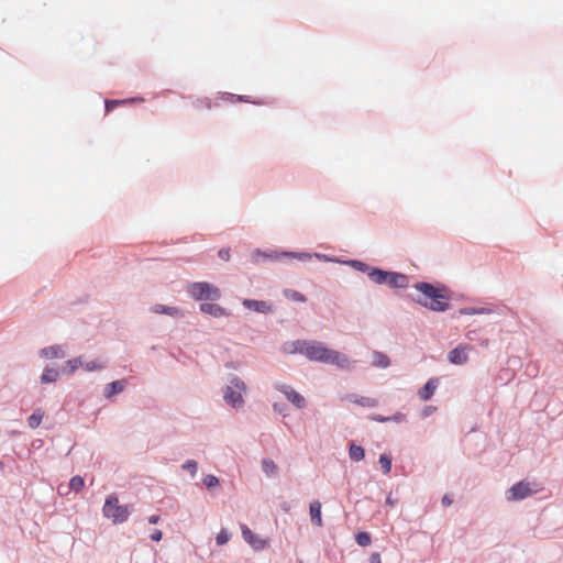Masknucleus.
<instances>
[{"mask_svg": "<svg viewBox=\"0 0 563 563\" xmlns=\"http://www.w3.org/2000/svg\"><path fill=\"white\" fill-rule=\"evenodd\" d=\"M415 288L420 292L416 298L419 305L432 311L449 309L450 292L445 287H434L429 283H417Z\"/></svg>", "mask_w": 563, "mask_h": 563, "instance_id": "f257e3e1", "label": "nucleus"}, {"mask_svg": "<svg viewBox=\"0 0 563 563\" xmlns=\"http://www.w3.org/2000/svg\"><path fill=\"white\" fill-rule=\"evenodd\" d=\"M305 356L312 362L333 364L340 368H349L351 364L346 355L327 347L319 341H307Z\"/></svg>", "mask_w": 563, "mask_h": 563, "instance_id": "f03ea898", "label": "nucleus"}, {"mask_svg": "<svg viewBox=\"0 0 563 563\" xmlns=\"http://www.w3.org/2000/svg\"><path fill=\"white\" fill-rule=\"evenodd\" d=\"M102 512L112 523L120 525L129 519L131 508L128 505H121L115 494H110L104 500Z\"/></svg>", "mask_w": 563, "mask_h": 563, "instance_id": "7ed1b4c3", "label": "nucleus"}, {"mask_svg": "<svg viewBox=\"0 0 563 563\" xmlns=\"http://www.w3.org/2000/svg\"><path fill=\"white\" fill-rule=\"evenodd\" d=\"M188 292L195 300H216L221 296L219 288L206 282L190 284Z\"/></svg>", "mask_w": 563, "mask_h": 563, "instance_id": "20e7f679", "label": "nucleus"}, {"mask_svg": "<svg viewBox=\"0 0 563 563\" xmlns=\"http://www.w3.org/2000/svg\"><path fill=\"white\" fill-rule=\"evenodd\" d=\"M245 391V384L239 377L232 378L230 385L223 391L225 401L232 407H241L244 402L242 393Z\"/></svg>", "mask_w": 563, "mask_h": 563, "instance_id": "39448f33", "label": "nucleus"}, {"mask_svg": "<svg viewBox=\"0 0 563 563\" xmlns=\"http://www.w3.org/2000/svg\"><path fill=\"white\" fill-rule=\"evenodd\" d=\"M534 490L531 488V484L525 481H521L517 484H515L509 490H508V500H520L523 499L530 495H532Z\"/></svg>", "mask_w": 563, "mask_h": 563, "instance_id": "423d86ee", "label": "nucleus"}, {"mask_svg": "<svg viewBox=\"0 0 563 563\" xmlns=\"http://www.w3.org/2000/svg\"><path fill=\"white\" fill-rule=\"evenodd\" d=\"M243 539L256 551L263 550L267 542L256 536L246 525H241Z\"/></svg>", "mask_w": 563, "mask_h": 563, "instance_id": "0eeeda50", "label": "nucleus"}, {"mask_svg": "<svg viewBox=\"0 0 563 563\" xmlns=\"http://www.w3.org/2000/svg\"><path fill=\"white\" fill-rule=\"evenodd\" d=\"M278 390H280L286 398L297 408H302L306 405V400L303 396H301L298 391H296L294 388L287 385H282L278 387Z\"/></svg>", "mask_w": 563, "mask_h": 563, "instance_id": "6e6552de", "label": "nucleus"}, {"mask_svg": "<svg viewBox=\"0 0 563 563\" xmlns=\"http://www.w3.org/2000/svg\"><path fill=\"white\" fill-rule=\"evenodd\" d=\"M470 350L468 345H460L452 351H450L448 358L452 364L462 365L465 364L468 360L467 351Z\"/></svg>", "mask_w": 563, "mask_h": 563, "instance_id": "1a4fd4ad", "label": "nucleus"}, {"mask_svg": "<svg viewBox=\"0 0 563 563\" xmlns=\"http://www.w3.org/2000/svg\"><path fill=\"white\" fill-rule=\"evenodd\" d=\"M393 288H406L408 287V277L400 273L388 272L387 283Z\"/></svg>", "mask_w": 563, "mask_h": 563, "instance_id": "9d476101", "label": "nucleus"}, {"mask_svg": "<svg viewBox=\"0 0 563 563\" xmlns=\"http://www.w3.org/2000/svg\"><path fill=\"white\" fill-rule=\"evenodd\" d=\"M242 303L246 309L261 313H268L272 310L271 305L263 300L244 299Z\"/></svg>", "mask_w": 563, "mask_h": 563, "instance_id": "9b49d317", "label": "nucleus"}, {"mask_svg": "<svg viewBox=\"0 0 563 563\" xmlns=\"http://www.w3.org/2000/svg\"><path fill=\"white\" fill-rule=\"evenodd\" d=\"M437 388L438 379L431 378L424 384L422 388L419 389L418 396L421 400L427 401L433 396Z\"/></svg>", "mask_w": 563, "mask_h": 563, "instance_id": "f8f14e48", "label": "nucleus"}, {"mask_svg": "<svg viewBox=\"0 0 563 563\" xmlns=\"http://www.w3.org/2000/svg\"><path fill=\"white\" fill-rule=\"evenodd\" d=\"M307 346V341L296 340L284 343L283 351L287 354H296L300 353L305 355V347Z\"/></svg>", "mask_w": 563, "mask_h": 563, "instance_id": "ddd939ff", "label": "nucleus"}, {"mask_svg": "<svg viewBox=\"0 0 563 563\" xmlns=\"http://www.w3.org/2000/svg\"><path fill=\"white\" fill-rule=\"evenodd\" d=\"M200 310L202 312L210 314L212 317H216V318H221V317L228 316L227 310L217 303H208V302L201 303Z\"/></svg>", "mask_w": 563, "mask_h": 563, "instance_id": "4468645a", "label": "nucleus"}, {"mask_svg": "<svg viewBox=\"0 0 563 563\" xmlns=\"http://www.w3.org/2000/svg\"><path fill=\"white\" fill-rule=\"evenodd\" d=\"M346 399L353 404H356L362 407H376L378 405V400L373 397L357 396V395H349Z\"/></svg>", "mask_w": 563, "mask_h": 563, "instance_id": "2eb2a0df", "label": "nucleus"}, {"mask_svg": "<svg viewBox=\"0 0 563 563\" xmlns=\"http://www.w3.org/2000/svg\"><path fill=\"white\" fill-rule=\"evenodd\" d=\"M309 514H310L312 523L318 527H322L323 522H322V517H321V503L320 501L314 500V501L310 503Z\"/></svg>", "mask_w": 563, "mask_h": 563, "instance_id": "dca6fc26", "label": "nucleus"}, {"mask_svg": "<svg viewBox=\"0 0 563 563\" xmlns=\"http://www.w3.org/2000/svg\"><path fill=\"white\" fill-rule=\"evenodd\" d=\"M125 388V380H115V382H112L110 384H108L106 387H104V391H103V395L106 398H111L112 396H114L115 394H119L121 391H123Z\"/></svg>", "mask_w": 563, "mask_h": 563, "instance_id": "f3484780", "label": "nucleus"}, {"mask_svg": "<svg viewBox=\"0 0 563 563\" xmlns=\"http://www.w3.org/2000/svg\"><path fill=\"white\" fill-rule=\"evenodd\" d=\"M41 355L45 358H58V357H64L65 352L62 349V346L53 345V346L43 349L41 351Z\"/></svg>", "mask_w": 563, "mask_h": 563, "instance_id": "a211bd4d", "label": "nucleus"}, {"mask_svg": "<svg viewBox=\"0 0 563 563\" xmlns=\"http://www.w3.org/2000/svg\"><path fill=\"white\" fill-rule=\"evenodd\" d=\"M387 276L388 272L378 268H374L368 273V277L371 278V280L378 285L386 284Z\"/></svg>", "mask_w": 563, "mask_h": 563, "instance_id": "6ab92c4d", "label": "nucleus"}, {"mask_svg": "<svg viewBox=\"0 0 563 563\" xmlns=\"http://www.w3.org/2000/svg\"><path fill=\"white\" fill-rule=\"evenodd\" d=\"M84 365L81 357H75L65 363L62 371L64 374L71 375L75 373L79 366Z\"/></svg>", "mask_w": 563, "mask_h": 563, "instance_id": "aec40b11", "label": "nucleus"}, {"mask_svg": "<svg viewBox=\"0 0 563 563\" xmlns=\"http://www.w3.org/2000/svg\"><path fill=\"white\" fill-rule=\"evenodd\" d=\"M373 365L382 368H386L390 365V361L387 355L382 352L373 353Z\"/></svg>", "mask_w": 563, "mask_h": 563, "instance_id": "412c9836", "label": "nucleus"}, {"mask_svg": "<svg viewBox=\"0 0 563 563\" xmlns=\"http://www.w3.org/2000/svg\"><path fill=\"white\" fill-rule=\"evenodd\" d=\"M58 376H59V372L57 369L52 368V367H46L42 373L41 380L44 384L53 383V382L57 380Z\"/></svg>", "mask_w": 563, "mask_h": 563, "instance_id": "4be33fe9", "label": "nucleus"}, {"mask_svg": "<svg viewBox=\"0 0 563 563\" xmlns=\"http://www.w3.org/2000/svg\"><path fill=\"white\" fill-rule=\"evenodd\" d=\"M262 468L267 476H275L278 471L276 463L272 459H264L262 461Z\"/></svg>", "mask_w": 563, "mask_h": 563, "instance_id": "5701e85b", "label": "nucleus"}, {"mask_svg": "<svg viewBox=\"0 0 563 563\" xmlns=\"http://www.w3.org/2000/svg\"><path fill=\"white\" fill-rule=\"evenodd\" d=\"M152 312L154 313H165L168 316H178L179 310L175 307H167L164 305H155L152 307Z\"/></svg>", "mask_w": 563, "mask_h": 563, "instance_id": "b1692460", "label": "nucleus"}, {"mask_svg": "<svg viewBox=\"0 0 563 563\" xmlns=\"http://www.w3.org/2000/svg\"><path fill=\"white\" fill-rule=\"evenodd\" d=\"M349 454H350V457L353 460V461H362L365 456V451L362 446L360 445H356V444H352L350 446V450H349Z\"/></svg>", "mask_w": 563, "mask_h": 563, "instance_id": "393cba45", "label": "nucleus"}, {"mask_svg": "<svg viewBox=\"0 0 563 563\" xmlns=\"http://www.w3.org/2000/svg\"><path fill=\"white\" fill-rule=\"evenodd\" d=\"M84 485H85L84 478L78 475L74 476L69 482V487L75 492L81 490L84 488Z\"/></svg>", "mask_w": 563, "mask_h": 563, "instance_id": "a878e982", "label": "nucleus"}, {"mask_svg": "<svg viewBox=\"0 0 563 563\" xmlns=\"http://www.w3.org/2000/svg\"><path fill=\"white\" fill-rule=\"evenodd\" d=\"M355 540L361 547H367L372 542L371 536L367 532H358L355 537Z\"/></svg>", "mask_w": 563, "mask_h": 563, "instance_id": "bb28decb", "label": "nucleus"}, {"mask_svg": "<svg viewBox=\"0 0 563 563\" xmlns=\"http://www.w3.org/2000/svg\"><path fill=\"white\" fill-rule=\"evenodd\" d=\"M285 296L292 300V301H298V302H305L306 301V297L300 294L299 291H296V290H285Z\"/></svg>", "mask_w": 563, "mask_h": 563, "instance_id": "cd10ccee", "label": "nucleus"}, {"mask_svg": "<svg viewBox=\"0 0 563 563\" xmlns=\"http://www.w3.org/2000/svg\"><path fill=\"white\" fill-rule=\"evenodd\" d=\"M43 413L41 411H36L33 415L29 417V426L31 428H37L40 423L42 422Z\"/></svg>", "mask_w": 563, "mask_h": 563, "instance_id": "c85d7f7f", "label": "nucleus"}, {"mask_svg": "<svg viewBox=\"0 0 563 563\" xmlns=\"http://www.w3.org/2000/svg\"><path fill=\"white\" fill-rule=\"evenodd\" d=\"M379 464L385 474H388L391 470V459L385 454L380 455Z\"/></svg>", "mask_w": 563, "mask_h": 563, "instance_id": "c756f323", "label": "nucleus"}, {"mask_svg": "<svg viewBox=\"0 0 563 563\" xmlns=\"http://www.w3.org/2000/svg\"><path fill=\"white\" fill-rule=\"evenodd\" d=\"M82 366L88 372L99 371L104 367L103 363H101L99 361L87 362V363H84Z\"/></svg>", "mask_w": 563, "mask_h": 563, "instance_id": "7c9ffc66", "label": "nucleus"}, {"mask_svg": "<svg viewBox=\"0 0 563 563\" xmlns=\"http://www.w3.org/2000/svg\"><path fill=\"white\" fill-rule=\"evenodd\" d=\"M230 540V534L228 533L227 530L222 529L218 534H217V538H216V541H217V544L218 545H223L225 544L228 541Z\"/></svg>", "mask_w": 563, "mask_h": 563, "instance_id": "2f4dec72", "label": "nucleus"}, {"mask_svg": "<svg viewBox=\"0 0 563 563\" xmlns=\"http://www.w3.org/2000/svg\"><path fill=\"white\" fill-rule=\"evenodd\" d=\"M203 484L208 487V488H212V487H216L218 484H219V479L217 476L214 475H207L205 476L203 478Z\"/></svg>", "mask_w": 563, "mask_h": 563, "instance_id": "473e14b6", "label": "nucleus"}, {"mask_svg": "<svg viewBox=\"0 0 563 563\" xmlns=\"http://www.w3.org/2000/svg\"><path fill=\"white\" fill-rule=\"evenodd\" d=\"M460 314H475V313H487L489 312L488 309L486 308H481V309H472V308H462L460 309Z\"/></svg>", "mask_w": 563, "mask_h": 563, "instance_id": "72a5a7b5", "label": "nucleus"}, {"mask_svg": "<svg viewBox=\"0 0 563 563\" xmlns=\"http://www.w3.org/2000/svg\"><path fill=\"white\" fill-rule=\"evenodd\" d=\"M183 468L188 470L191 473V475H195L197 472V462L194 460H189L183 464Z\"/></svg>", "mask_w": 563, "mask_h": 563, "instance_id": "f704fd0d", "label": "nucleus"}, {"mask_svg": "<svg viewBox=\"0 0 563 563\" xmlns=\"http://www.w3.org/2000/svg\"><path fill=\"white\" fill-rule=\"evenodd\" d=\"M389 421H394L397 423L404 422L406 420V416L401 412H397L391 417H388Z\"/></svg>", "mask_w": 563, "mask_h": 563, "instance_id": "c9c22d12", "label": "nucleus"}, {"mask_svg": "<svg viewBox=\"0 0 563 563\" xmlns=\"http://www.w3.org/2000/svg\"><path fill=\"white\" fill-rule=\"evenodd\" d=\"M219 257L223 261L230 260V249H221L218 253Z\"/></svg>", "mask_w": 563, "mask_h": 563, "instance_id": "e433bc0d", "label": "nucleus"}, {"mask_svg": "<svg viewBox=\"0 0 563 563\" xmlns=\"http://www.w3.org/2000/svg\"><path fill=\"white\" fill-rule=\"evenodd\" d=\"M124 101H117V100H108L106 101V109L107 111H111L114 109L119 103H123Z\"/></svg>", "mask_w": 563, "mask_h": 563, "instance_id": "4c0bfd02", "label": "nucleus"}, {"mask_svg": "<svg viewBox=\"0 0 563 563\" xmlns=\"http://www.w3.org/2000/svg\"><path fill=\"white\" fill-rule=\"evenodd\" d=\"M153 541H161L162 538H163V533L161 530L156 529L154 530L152 533H151V537H150Z\"/></svg>", "mask_w": 563, "mask_h": 563, "instance_id": "58836bf2", "label": "nucleus"}, {"mask_svg": "<svg viewBox=\"0 0 563 563\" xmlns=\"http://www.w3.org/2000/svg\"><path fill=\"white\" fill-rule=\"evenodd\" d=\"M435 410H437V408H435V407H433V406H427V407L422 410V416H423V417H428V416L432 415Z\"/></svg>", "mask_w": 563, "mask_h": 563, "instance_id": "ea45409f", "label": "nucleus"}, {"mask_svg": "<svg viewBox=\"0 0 563 563\" xmlns=\"http://www.w3.org/2000/svg\"><path fill=\"white\" fill-rule=\"evenodd\" d=\"M372 420L377 421V422H387V421H389L388 417H384V416H379V415L373 416Z\"/></svg>", "mask_w": 563, "mask_h": 563, "instance_id": "a19ab883", "label": "nucleus"}, {"mask_svg": "<svg viewBox=\"0 0 563 563\" xmlns=\"http://www.w3.org/2000/svg\"><path fill=\"white\" fill-rule=\"evenodd\" d=\"M371 563H380V556L378 553H373L369 558Z\"/></svg>", "mask_w": 563, "mask_h": 563, "instance_id": "79ce46f5", "label": "nucleus"}, {"mask_svg": "<svg viewBox=\"0 0 563 563\" xmlns=\"http://www.w3.org/2000/svg\"><path fill=\"white\" fill-rule=\"evenodd\" d=\"M158 521H159V516L158 515H152L148 518V522L152 523V525H156Z\"/></svg>", "mask_w": 563, "mask_h": 563, "instance_id": "37998d69", "label": "nucleus"}, {"mask_svg": "<svg viewBox=\"0 0 563 563\" xmlns=\"http://www.w3.org/2000/svg\"><path fill=\"white\" fill-rule=\"evenodd\" d=\"M452 504V499L449 496H444L442 498V505L443 506H450Z\"/></svg>", "mask_w": 563, "mask_h": 563, "instance_id": "c03bdc74", "label": "nucleus"}, {"mask_svg": "<svg viewBox=\"0 0 563 563\" xmlns=\"http://www.w3.org/2000/svg\"><path fill=\"white\" fill-rule=\"evenodd\" d=\"M354 265L357 266L358 268H362L364 266L362 262H354Z\"/></svg>", "mask_w": 563, "mask_h": 563, "instance_id": "a18cd8bd", "label": "nucleus"}, {"mask_svg": "<svg viewBox=\"0 0 563 563\" xmlns=\"http://www.w3.org/2000/svg\"><path fill=\"white\" fill-rule=\"evenodd\" d=\"M274 409L277 410V411H282V409H278V405L277 404L274 405Z\"/></svg>", "mask_w": 563, "mask_h": 563, "instance_id": "49530a36", "label": "nucleus"}, {"mask_svg": "<svg viewBox=\"0 0 563 563\" xmlns=\"http://www.w3.org/2000/svg\"><path fill=\"white\" fill-rule=\"evenodd\" d=\"M206 106H207V108L211 107V104H210V102L208 100H206Z\"/></svg>", "mask_w": 563, "mask_h": 563, "instance_id": "de8ad7c7", "label": "nucleus"}, {"mask_svg": "<svg viewBox=\"0 0 563 563\" xmlns=\"http://www.w3.org/2000/svg\"><path fill=\"white\" fill-rule=\"evenodd\" d=\"M308 255L307 254H301L299 257L300 258H306Z\"/></svg>", "mask_w": 563, "mask_h": 563, "instance_id": "09e8293b", "label": "nucleus"}]
</instances>
